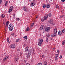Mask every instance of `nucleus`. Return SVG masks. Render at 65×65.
I'll return each instance as SVG.
<instances>
[{
	"label": "nucleus",
	"mask_w": 65,
	"mask_h": 65,
	"mask_svg": "<svg viewBox=\"0 0 65 65\" xmlns=\"http://www.w3.org/2000/svg\"><path fill=\"white\" fill-rule=\"evenodd\" d=\"M19 41H20V40H19V39H17L16 41V42H19Z\"/></svg>",
	"instance_id": "obj_30"
},
{
	"label": "nucleus",
	"mask_w": 65,
	"mask_h": 65,
	"mask_svg": "<svg viewBox=\"0 0 65 65\" xmlns=\"http://www.w3.org/2000/svg\"><path fill=\"white\" fill-rule=\"evenodd\" d=\"M50 29V27H47L46 28L45 31H48V30H49Z\"/></svg>",
	"instance_id": "obj_14"
},
{
	"label": "nucleus",
	"mask_w": 65,
	"mask_h": 65,
	"mask_svg": "<svg viewBox=\"0 0 65 65\" xmlns=\"http://www.w3.org/2000/svg\"><path fill=\"white\" fill-rule=\"evenodd\" d=\"M62 55H60V57L59 58H60V59H62Z\"/></svg>",
	"instance_id": "obj_39"
},
{
	"label": "nucleus",
	"mask_w": 65,
	"mask_h": 65,
	"mask_svg": "<svg viewBox=\"0 0 65 65\" xmlns=\"http://www.w3.org/2000/svg\"><path fill=\"white\" fill-rule=\"evenodd\" d=\"M38 65H42V63H40L38 64Z\"/></svg>",
	"instance_id": "obj_35"
},
{
	"label": "nucleus",
	"mask_w": 65,
	"mask_h": 65,
	"mask_svg": "<svg viewBox=\"0 0 65 65\" xmlns=\"http://www.w3.org/2000/svg\"><path fill=\"white\" fill-rule=\"evenodd\" d=\"M34 25V23H32V24L30 25V28H32V27H33V26Z\"/></svg>",
	"instance_id": "obj_20"
},
{
	"label": "nucleus",
	"mask_w": 65,
	"mask_h": 65,
	"mask_svg": "<svg viewBox=\"0 0 65 65\" xmlns=\"http://www.w3.org/2000/svg\"><path fill=\"white\" fill-rule=\"evenodd\" d=\"M23 9L25 11H26V12L28 11V9H27L26 7H23Z\"/></svg>",
	"instance_id": "obj_7"
},
{
	"label": "nucleus",
	"mask_w": 65,
	"mask_h": 65,
	"mask_svg": "<svg viewBox=\"0 0 65 65\" xmlns=\"http://www.w3.org/2000/svg\"><path fill=\"white\" fill-rule=\"evenodd\" d=\"M18 51H20V50L18 49H17Z\"/></svg>",
	"instance_id": "obj_51"
},
{
	"label": "nucleus",
	"mask_w": 65,
	"mask_h": 65,
	"mask_svg": "<svg viewBox=\"0 0 65 65\" xmlns=\"http://www.w3.org/2000/svg\"><path fill=\"white\" fill-rule=\"evenodd\" d=\"M47 15H45L44 17V20H46L47 19Z\"/></svg>",
	"instance_id": "obj_8"
},
{
	"label": "nucleus",
	"mask_w": 65,
	"mask_h": 65,
	"mask_svg": "<svg viewBox=\"0 0 65 65\" xmlns=\"http://www.w3.org/2000/svg\"><path fill=\"white\" fill-rule=\"evenodd\" d=\"M21 56V55H20V56Z\"/></svg>",
	"instance_id": "obj_60"
},
{
	"label": "nucleus",
	"mask_w": 65,
	"mask_h": 65,
	"mask_svg": "<svg viewBox=\"0 0 65 65\" xmlns=\"http://www.w3.org/2000/svg\"><path fill=\"white\" fill-rule=\"evenodd\" d=\"M47 37H48V36Z\"/></svg>",
	"instance_id": "obj_59"
},
{
	"label": "nucleus",
	"mask_w": 65,
	"mask_h": 65,
	"mask_svg": "<svg viewBox=\"0 0 65 65\" xmlns=\"http://www.w3.org/2000/svg\"><path fill=\"white\" fill-rule=\"evenodd\" d=\"M57 52L58 53H59L60 52V51H59V50H58V51H57Z\"/></svg>",
	"instance_id": "obj_46"
},
{
	"label": "nucleus",
	"mask_w": 65,
	"mask_h": 65,
	"mask_svg": "<svg viewBox=\"0 0 65 65\" xmlns=\"http://www.w3.org/2000/svg\"><path fill=\"white\" fill-rule=\"evenodd\" d=\"M29 1H30V0H29Z\"/></svg>",
	"instance_id": "obj_61"
},
{
	"label": "nucleus",
	"mask_w": 65,
	"mask_h": 65,
	"mask_svg": "<svg viewBox=\"0 0 65 65\" xmlns=\"http://www.w3.org/2000/svg\"><path fill=\"white\" fill-rule=\"evenodd\" d=\"M54 33H55V34H56L57 33V28H55L54 29Z\"/></svg>",
	"instance_id": "obj_9"
},
{
	"label": "nucleus",
	"mask_w": 65,
	"mask_h": 65,
	"mask_svg": "<svg viewBox=\"0 0 65 65\" xmlns=\"http://www.w3.org/2000/svg\"><path fill=\"white\" fill-rule=\"evenodd\" d=\"M36 18H38V16H37V17H36Z\"/></svg>",
	"instance_id": "obj_54"
},
{
	"label": "nucleus",
	"mask_w": 65,
	"mask_h": 65,
	"mask_svg": "<svg viewBox=\"0 0 65 65\" xmlns=\"http://www.w3.org/2000/svg\"><path fill=\"white\" fill-rule=\"evenodd\" d=\"M41 21L42 22H43V21H44V19H41Z\"/></svg>",
	"instance_id": "obj_37"
},
{
	"label": "nucleus",
	"mask_w": 65,
	"mask_h": 65,
	"mask_svg": "<svg viewBox=\"0 0 65 65\" xmlns=\"http://www.w3.org/2000/svg\"><path fill=\"white\" fill-rule=\"evenodd\" d=\"M29 48V47L28 46L26 47V48L25 52H27L28 50V49Z\"/></svg>",
	"instance_id": "obj_17"
},
{
	"label": "nucleus",
	"mask_w": 65,
	"mask_h": 65,
	"mask_svg": "<svg viewBox=\"0 0 65 65\" xmlns=\"http://www.w3.org/2000/svg\"><path fill=\"white\" fill-rule=\"evenodd\" d=\"M55 55L56 56H55L56 57L55 58V59L56 61H57V60H58V58H57V57L58 56V54H56Z\"/></svg>",
	"instance_id": "obj_6"
},
{
	"label": "nucleus",
	"mask_w": 65,
	"mask_h": 65,
	"mask_svg": "<svg viewBox=\"0 0 65 65\" xmlns=\"http://www.w3.org/2000/svg\"><path fill=\"white\" fill-rule=\"evenodd\" d=\"M46 41L47 42H48V38H46Z\"/></svg>",
	"instance_id": "obj_34"
},
{
	"label": "nucleus",
	"mask_w": 65,
	"mask_h": 65,
	"mask_svg": "<svg viewBox=\"0 0 65 65\" xmlns=\"http://www.w3.org/2000/svg\"><path fill=\"white\" fill-rule=\"evenodd\" d=\"M50 39H51V40H52V38H50Z\"/></svg>",
	"instance_id": "obj_52"
},
{
	"label": "nucleus",
	"mask_w": 65,
	"mask_h": 65,
	"mask_svg": "<svg viewBox=\"0 0 65 65\" xmlns=\"http://www.w3.org/2000/svg\"><path fill=\"white\" fill-rule=\"evenodd\" d=\"M56 7L57 8H59V7L58 6V5L57 6H56Z\"/></svg>",
	"instance_id": "obj_32"
},
{
	"label": "nucleus",
	"mask_w": 65,
	"mask_h": 65,
	"mask_svg": "<svg viewBox=\"0 0 65 65\" xmlns=\"http://www.w3.org/2000/svg\"><path fill=\"white\" fill-rule=\"evenodd\" d=\"M14 60L16 61V62H18V61H19V57H16L14 59Z\"/></svg>",
	"instance_id": "obj_4"
},
{
	"label": "nucleus",
	"mask_w": 65,
	"mask_h": 65,
	"mask_svg": "<svg viewBox=\"0 0 65 65\" xmlns=\"http://www.w3.org/2000/svg\"><path fill=\"white\" fill-rule=\"evenodd\" d=\"M9 47L10 48H14L15 47V46L14 44H12L10 45Z\"/></svg>",
	"instance_id": "obj_3"
},
{
	"label": "nucleus",
	"mask_w": 65,
	"mask_h": 65,
	"mask_svg": "<svg viewBox=\"0 0 65 65\" xmlns=\"http://www.w3.org/2000/svg\"><path fill=\"white\" fill-rule=\"evenodd\" d=\"M29 52L30 53H31V52H30V51H29Z\"/></svg>",
	"instance_id": "obj_55"
},
{
	"label": "nucleus",
	"mask_w": 65,
	"mask_h": 65,
	"mask_svg": "<svg viewBox=\"0 0 65 65\" xmlns=\"http://www.w3.org/2000/svg\"><path fill=\"white\" fill-rule=\"evenodd\" d=\"M62 34V32H61L60 31L58 32V34L59 35H61Z\"/></svg>",
	"instance_id": "obj_16"
},
{
	"label": "nucleus",
	"mask_w": 65,
	"mask_h": 65,
	"mask_svg": "<svg viewBox=\"0 0 65 65\" xmlns=\"http://www.w3.org/2000/svg\"><path fill=\"white\" fill-rule=\"evenodd\" d=\"M11 35H12V36H13V35H14V33H12L11 34Z\"/></svg>",
	"instance_id": "obj_41"
},
{
	"label": "nucleus",
	"mask_w": 65,
	"mask_h": 65,
	"mask_svg": "<svg viewBox=\"0 0 65 65\" xmlns=\"http://www.w3.org/2000/svg\"><path fill=\"white\" fill-rule=\"evenodd\" d=\"M25 41H27V37L26 36H25L23 37Z\"/></svg>",
	"instance_id": "obj_12"
},
{
	"label": "nucleus",
	"mask_w": 65,
	"mask_h": 65,
	"mask_svg": "<svg viewBox=\"0 0 65 65\" xmlns=\"http://www.w3.org/2000/svg\"><path fill=\"white\" fill-rule=\"evenodd\" d=\"M64 16V15H61V16L60 17V18H62V17H63Z\"/></svg>",
	"instance_id": "obj_38"
},
{
	"label": "nucleus",
	"mask_w": 65,
	"mask_h": 65,
	"mask_svg": "<svg viewBox=\"0 0 65 65\" xmlns=\"http://www.w3.org/2000/svg\"><path fill=\"white\" fill-rule=\"evenodd\" d=\"M17 21H20V19H19V18H17Z\"/></svg>",
	"instance_id": "obj_33"
},
{
	"label": "nucleus",
	"mask_w": 65,
	"mask_h": 65,
	"mask_svg": "<svg viewBox=\"0 0 65 65\" xmlns=\"http://www.w3.org/2000/svg\"><path fill=\"white\" fill-rule=\"evenodd\" d=\"M30 30L29 27H27V28L26 29V31H29Z\"/></svg>",
	"instance_id": "obj_19"
},
{
	"label": "nucleus",
	"mask_w": 65,
	"mask_h": 65,
	"mask_svg": "<svg viewBox=\"0 0 65 65\" xmlns=\"http://www.w3.org/2000/svg\"><path fill=\"white\" fill-rule=\"evenodd\" d=\"M48 16L50 17L52 16V15H51V13H50L48 14Z\"/></svg>",
	"instance_id": "obj_31"
},
{
	"label": "nucleus",
	"mask_w": 65,
	"mask_h": 65,
	"mask_svg": "<svg viewBox=\"0 0 65 65\" xmlns=\"http://www.w3.org/2000/svg\"><path fill=\"white\" fill-rule=\"evenodd\" d=\"M62 32L63 33H64L65 32V29H63L62 30Z\"/></svg>",
	"instance_id": "obj_36"
},
{
	"label": "nucleus",
	"mask_w": 65,
	"mask_h": 65,
	"mask_svg": "<svg viewBox=\"0 0 65 65\" xmlns=\"http://www.w3.org/2000/svg\"><path fill=\"white\" fill-rule=\"evenodd\" d=\"M26 65H30L29 63H27L26 64Z\"/></svg>",
	"instance_id": "obj_45"
},
{
	"label": "nucleus",
	"mask_w": 65,
	"mask_h": 65,
	"mask_svg": "<svg viewBox=\"0 0 65 65\" xmlns=\"http://www.w3.org/2000/svg\"><path fill=\"white\" fill-rule=\"evenodd\" d=\"M43 26L42 25H41V27H40V28H39L40 29V31H41V30H42V29H43Z\"/></svg>",
	"instance_id": "obj_13"
},
{
	"label": "nucleus",
	"mask_w": 65,
	"mask_h": 65,
	"mask_svg": "<svg viewBox=\"0 0 65 65\" xmlns=\"http://www.w3.org/2000/svg\"><path fill=\"white\" fill-rule=\"evenodd\" d=\"M9 3H10V1H9Z\"/></svg>",
	"instance_id": "obj_53"
},
{
	"label": "nucleus",
	"mask_w": 65,
	"mask_h": 65,
	"mask_svg": "<svg viewBox=\"0 0 65 65\" xmlns=\"http://www.w3.org/2000/svg\"><path fill=\"white\" fill-rule=\"evenodd\" d=\"M45 7H46V5L44 4L43 5V8H45Z\"/></svg>",
	"instance_id": "obj_26"
},
{
	"label": "nucleus",
	"mask_w": 65,
	"mask_h": 65,
	"mask_svg": "<svg viewBox=\"0 0 65 65\" xmlns=\"http://www.w3.org/2000/svg\"><path fill=\"white\" fill-rule=\"evenodd\" d=\"M42 42H43V40L42 39H40L38 43V45L39 46H41V45Z\"/></svg>",
	"instance_id": "obj_2"
},
{
	"label": "nucleus",
	"mask_w": 65,
	"mask_h": 65,
	"mask_svg": "<svg viewBox=\"0 0 65 65\" xmlns=\"http://www.w3.org/2000/svg\"><path fill=\"white\" fill-rule=\"evenodd\" d=\"M26 45H27V44H25L24 45V46H26Z\"/></svg>",
	"instance_id": "obj_47"
},
{
	"label": "nucleus",
	"mask_w": 65,
	"mask_h": 65,
	"mask_svg": "<svg viewBox=\"0 0 65 65\" xmlns=\"http://www.w3.org/2000/svg\"><path fill=\"white\" fill-rule=\"evenodd\" d=\"M53 51H55V48H54L53 49Z\"/></svg>",
	"instance_id": "obj_48"
},
{
	"label": "nucleus",
	"mask_w": 65,
	"mask_h": 65,
	"mask_svg": "<svg viewBox=\"0 0 65 65\" xmlns=\"http://www.w3.org/2000/svg\"><path fill=\"white\" fill-rule=\"evenodd\" d=\"M34 5H35V4H34V3H31L30 4V5L31 6H34Z\"/></svg>",
	"instance_id": "obj_10"
},
{
	"label": "nucleus",
	"mask_w": 65,
	"mask_h": 65,
	"mask_svg": "<svg viewBox=\"0 0 65 65\" xmlns=\"http://www.w3.org/2000/svg\"><path fill=\"white\" fill-rule=\"evenodd\" d=\"M65 43V40L63 41L62 42V44H63V45H64Z\"/></svg>",
	"instance_id": "obj_28"
},
{
	"label": "nucleus",
	"mask_w": 65,
	"mask_h": 65,
	"mask_svg": "<svg viewBox=\"0 0 65 65\" xmlns=\"http://www.w3.org/2000/svg\"><path fill=\"white\" fill-rule=\"evenodd\" d=\"M48 22L50 24H52L53 23V20L52 19H50L49 20Z\"/></svg>",
	"instance_id": "obj_5"
},
{
	"label": "nucleus",
	"mask_w": 65,
	"mask_h": 65,
	"mask_svg": "<svg viewBox=\"0 0 65 65\" xmlns=\"http://www.w3.org/2000/svg\"><path fill=\"white\" fill-rule=\"evenodd\" d=\"M13 27L14 26L13 25L11 24H10L9 26V29L10 31H12V30H13Z\"/></svg>",
	"instance_id": "obj_1"
},
{
	"label": "nucleus",
	"mask_w": 65,
	"mask_h": 65,
	"mask_svg": "<svg viewBox=\"0 0 65 65\" xmlns=\"http://www.w3.org/2000/svg\"><path fill=\"white\" fill-rule=\"evenodd\" d=\"M1 17L2 18H4V14H2L1 15Z\"/></svg>",
	"instance_id": "obj_22"
},
{
	"label": "nucleus",
	"mask_w": 65,
	"mask_h": 65,
	"mask_svg": "<svg viewBox=\"0 0 65 65\" xmlns=\"http://www.w3.org/2000/svg\"><path fill=\"white\" fill-rule=\"evenodd\" d=\"M10 8H11V10H12H12L13 9V7L12 6H11V7H10Z\"/></svg>",
	"instance_id": "obj_29"
},
{
	"label": "nucleus",
	"mask_w": 65,
	"mask_h": 65,
	"mask_svg": "<svg viewBox=\"0 0 65 65\" xmlns=\"http://www.w3.org/2000/svg\"><path fill=\"white\" fill-rule=\"evenodd\" d=\"M8 2V1H7L6 2V3L7 4Z\"/></svg>",
	"instance_id": "obj_50"
},
{
	"label": "nucleus",
	"mask_w": 65,
	"mask_h": 65,
	"mask_svg": "<svg viewBox=\"0 0 65 65\" xmlns=\"http://www.w3.org/2000/svg\"><path fill=\"white\" fill-rule=\"evenodd\" d=\"M17 36H15V37H16Z\"/></svg>",
	"instance_id": "obj_56"
},
{
	"label": "nucleus",
	"mask_w": 65,
	"mask_h": 65,
	"mask_svg": "<svg viewBox=\"0 0 65 65\" xmlns=\"http://www.w3.org/2000/svg\"><path fill=\"white\" fill-rule=\"evenodd\" d=\"M5 6H7V4H6V3H5Z\"/></svg>",
	"instance_id": "obj_40"
},
{
	"label": "nucleus",
	"mask_w": 65,
	"mask_h": 65,
	"mask_svg": "<svg viewBox=\"0 0 65 65\" xmlns=\"http://www.w3.org/2000/svg\"><path fill=\"white\" fill-rule=\"evenodd\" d=\"M30 55H31V54H30V53H29L27 55L26 57L27 58H29V57H30Z\"/></svg>",
	"instance_id": "obj_11"
},
{
	"label": "nucleus",
	"mask_w": 65,
	"mask_h": 65,
	"mask_svg": "<svg viewBox=\"0 0 65 65\" xmlns=\"http://www.w3.org/2000/svg\"><path fill=\"white\" fill-rule=\"evenodd\" d=\"M10 18H11V16H10Z\"/></svg>",
	"instance_id": "obj_58"
},
{
	"label": "nucleus",
	"mask_w": 65,
	"mask_h": 65,
	"mask_svg": "<svg viewBox=\"0 0 65 65\" xmlns=\"http://www.w3.org/2000/svg\"><path fill=\"white\" fill-rule=\"evenodd\" d=\"M7 58H8V57H5V58L3 59L4 60H7Z\"/></svg>",
	"instance_id": "obj_24"
},
{
	"label": "nucleus",
	"mask_w": 65,
	"mask_h": 65,
	"mask_svg": "<svg viewBox=\"0 0 65 65\" xmlns=\"http://www.w3.org/2000/svg\"><path fill=\"white\" fill-rule=\"evenodd\" d=\"M7 41L9 43H10V42H9V38H8L7 39Z\"/></svg>",
	"instance_id": "obj_21"
},
{
	"label": "nucleus",
	"mask_w": 65,
	"mask_h": 65,
	"mask_svg": "<svg viewBox=\"0 0 65 65\" xmlns=\"http://www.w3.org/2000/svg\"><path fill=\"white\" fill-rule=\"evenodd\" d=\"M42 57H44V55H42Z\"/></svg>",
	"instance_id": "obj_49"
},
{
	"label": "nucleus",
	"mask_w": 65,
	"mask_h": 65,
	"mask_svg": "<svg viewBox=\"0 0 65 65\" xmlns=\"http://www.w3.org/2000/svg\"><path fill=\"white\" fill-rule=\"evenodd\" d=\"M61 1L62 2H64V1H65V0H61Z\"/></svg>",
	"instance_id": "obj_43"
},
{
	"label": "nucleus",
	"mask_w": 65,
	"mask_h": 65,
	"mask_svg": "<svg viewBox=\"0 0 65 65\" xmlns=\"http://www.w3.org/2000/svg\"><path fill=\"white\" fill-rule=\"evenodd\" d=\"M9 23V21H7L6 23V26L7 27L8 26V24Z\"/></svg>",
	"instance_id": "obj_18"
},
{
	"label": "nucleus",
	"mask_w": 65,
	"mask_h": 65,
	"mask_svg": "<svg viewBox=\"0 0 65 65\" xmlns=\"http://www.w3.org/2000/svg\"><path fill=\"white\" fill-rule=\"evenodd\" d=\"M56 34H55L54 33V34H53V35H52L51 36H53V37H55L56 36Z\"/></svg>",
	"instance_id": "obj_23"
},
{
	"label": "nucleus",
	"mask_w": 65,
	"mask_h": 65,
	"mask_svg": "<svg viewBox=\"0 0 65 65\" xmlns=\"http://www.w3.org/2000/svg\"><path fill=\"white\" fill-rule=\"evenodd\" d=\"M44 64L45 65H46L47 64V62L46 61H44Z\"/></svg>",
	"instance_id": "obj_25"
},
{
	"label": "nucleus",
	"mask_w": 65,
	"mask_h": 65,
	"mask_svg": "<svg viewBox=\"0 0 65 65\" xmlns=\"http://www.w3.org/2000/svg\"><path fill=\"white\" fill-rule=\"evenodd\" d=\"M51 24H52V25H55V24L54 23H51Z\"/></svg>",
	"instance_id": "obj_44"
},
{
	"label": "nucleus",
	"mask_w": 65,
	"mask_h": 65,
	"mask_svg": "<svg viewBox=\"0 0 65 65\" xmlns=\"http://www.w3.org/2000/svg\"><path fill=\"white\" fill-rule=\"evenodd\" d=\"M50 5L48 4H47L46 6V7L47 8H50Z\"/></svg>",
	"instance_id": "obj_15"
},
{
	"label": "nucleus",
	"mask_w": 65,
	"mask_h": 65,
	"mask_svg": "<svg viewBox=\"0 0 65 65\" xmlns=\"http://www.w3.org/2000/svg\"><path fill=\"white\" fill-rule=\"evenodd\" d=\"M2 2V0H0V4Z\"/></svg>",
	"instance_id": "obj_42"
},
{
	"label": "nucleus",
	"mask_w": 65,
	"mask_h": 65,
	"mask_svg": "<svg viewBox=\"0 0 65 65\" xmlns=\"http://www.w3.org/2000/svg\"><path fill=\"white\" fill-rule=\"evenodd\" d=\"M12 10L11 9H10L9 10V13H10L11 12Z\"/></svg>",
	"instance_id": "obj_27"
},
{
	"label": "nucleus",
	"mask_w": 65,
	"mask_h": 65,
	"mask_svg": "<svg viewBox=\"0 0 65 65\" xmlns=\"http://www.w3.org/2000/svg\"><path fill=\"white\" fill-rule=\"evenodd\" d=\"M53 0H51V1H52Z\"/></svg>",
	"instance_id": "obj_57"
}]
</instances>
